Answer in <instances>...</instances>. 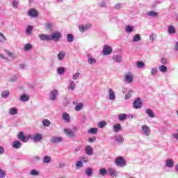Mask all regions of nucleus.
I'll use <instances>...</instances> for the list:
<instances>
[{
  "mask_svg": "<svg viewBox=\"0 0 178 178\" xmlns=\"http://www.w3.org/2000/svg\"><path fill=\"white\" fill-rule=\"evenodd\" d=\"M141 131L146 137H149L151 136V128L147 125L142 126Z\"/></svg>",
  "mask_w": 178,
  "mask_h": 178,
  "instance_id": "nucleus-5",
  "label": "nucleus"
},
{
  "mask_svg": "<svg viewBox=\"0 0 178 178\" xmlns=\"http://www.w3.org/2000/svg\"><path fill=\"white\" fill-rule=\"evenodd\" d=\"M29 138H31V140L34 143H40V141L42 140L43 137L42 134L38 133L33 134V136L29 135Z\"/></svg>",
  "mask_w": 178,
  "mask_h": 178,
  "instance_id": "nucleus-4",
  "label": "nucleus"
},
{
  "mask_svg": "<svg viewBox=\"0 0 178 178\" xmlns=\"http://www.w3.org/2000/svg\"><path fill=\"white\" fill-rule=\"evenodd\" d=\"M41 158L40 156H34L32 159L33 162H39L40 161Z\"/></svg>",
  "mask_w": 178,
  "mask_h": 178,
  "instance_id": "nucleus-59",
  "label": "nucleus"
},
{
  "mask_svg": "<svg viewBox=\"0 0 178 178\" xmlns=\"http://www.w3.org/2000/svg\"><path fill=\"white\" fill-rule=\"evenodd\" d=\"M65 72H66L65 67H60L57 69V73H58V74H64Z\"/></svg>",
  "mask_w": 178,
  "mask_h": 178,
  "instance_id": "nucleus-40",
  "label": "nucleus"
},
{
  "mask_svg": "<svg viewBox=\"0 0 178 178\" xmlns=\"http://www.w3.org/2000/svg\"><path fill=\"white\" fill-rule=\"evenodd\" d=\"M82 108H83L82 103H79L75 106V111H81Z\"/></svg>",
  "mask_w": 178,
  "mask_h": 178,
  "instance_id": "nucleus-53",
  "label": "nucleus"
},
{
  "mask_svg": "<svg viewBox=\"0 0 178 178\" xmlns=\"http://www.w3.org/2000/svg\"><path fill=\"white\" fill-rule=\"evenodd\" d=\"M133 108L134 109H141L143 108V100L141 98H136L133 102Z\"/></svg>",
  "mask_w": 178,
  "mask_h": 178,
  "instance_id": "nucleus-3",
  "label": "nucleus"
},
{
  "mask_svg": "<svg viewBox=\"0 0 178 178\" xmlns=\"http://www.w3.org/2000/svg\"><path fill=\"white\" fill-rule=\"evenodd\" d=\"M5 154V148L3 147L0 146V155H3Z\"/></svg>",
  "mask_w": 178,
  "mask_h": 178,
  "instance_id": "nucleus-61",
  "label": "nucleus"
},
{
  "mask_svg": "<svg viewBox=\"0 0 178 178\" xmlns=\"http://www.w3.org/2000/svg\"><path fill=\"white\" fill-rule=\"evenodd\" d=\"M19 113V110L16 108V107H12L8 111V115L10 116H15V115H17Z\"/></svg>",
  "mask_w": 178,
  "mask_h": 178,
  "instance_id": "nucleus-19",
  "label": "nucleus"
},
{
  "mask_svg": "<svg viewBox=\"0 0 178 178\" xmlns=\"http://www.w3.org/2000/svg\"><path fill=\"white\" fill-rule=\"evenodd\" d=\"M81 74L79 72H76L72 75V79L73 80H78L79 77H80Z\"/></svg>",
  "mask_w": 178,
  "mask_h": 178,
  "instance_id": "nucleus-54",
  "label": "nucleus"
},
{
  "mask_svg": "<svg viewBox=\"0 0 178 178\" xmlns=\"http://www.w3.org/2000/svg\"><path fill=\"white\" fill-rule=\"evenodd\" d=\"M114 141H115V143H117L119 145L123 144V143H124V138L122 135H115L114 136Z\"/></svg>",
  "mask_w": 178,
  "mask_h": 178,
  "instance_id": "nucleus-10",
  "label": "nucleus"
},
{
  "mask_svg": "<svg viewBox=\"0 0 178 178\" xmlns=\"http://www.w3.org/2000/svg\"><path fill=\"white\" fill-rule=\"evenodd\" d=\"M52 159L49 156H44L42 159L43 163H51Z\"/></svg>",
  "mask_w": 178,
  "mask_h": 178,
  "instance_id": "nucleus-33",
  "label": "nucleus"
},
{
  "mask_svg": "<svg viewBox=\"0 0 178 178\" xmlns=\"http://www.w3.org/2000/svg\"><path fill=\"white\" fill-rule=\"evenodd\" d=\"M175 51H178V42H175V46L174 47Z\"/></svg>",
  "mask_w": 178,
  "mask_h": 178,
  "instance_id": "nucleus-64",
  "label": "nucleus"
},
{
  "mask_svg": "<svg viewBox=\"0 0 178 178\" xmlns=\"http://www.w3.org/2000/svg\"><path fill=\"white\" fill-rule=\"evenodd\" d=\"M49 99L51 101H56L58 97V90L54 89L49 92Z\"/></svg>",
  "mask_w": 178,
  "mask_h": 178,
  "instance_id": "nucleus-8",
  "label": "nucleus"
},
{
  "mask_svg": "<svg viewBox=\"0 0 178 178\" xmlns=\"http://www.w3.org/2000/svg\"><path fill=\"white\" fill-rule=\"evenodd\" d=\"M138 41H141V35L140 34H136L133 37V42H138Z\"/></svg>",
  "mask_w": 178,
  "mask_h": 178,
  "instance_id": "nucleus-36",
  "label": "nucleus"
},
{
  "mask_svg": "<svg viewBox=\"0 0 178 178\" xmlns=\"http://www.w3.org/2000/svg\"><path fill=\"white\" fill-rule=\"evenodd\" d=\"M10 95V92L8 90H3L1 93V98L6 99Z\"/></svg>",
  "mask_w": 178,
  "mask_h": 178,
  "instance_id": "nucleus-25",
  "label": "nucleus"
},
{
  "mask_svg": "<svg viewBox=\"0 0 178 178\" xmlns=\"http://www.w3.org/2000/svg\"><path fill=\"white\" fill-rule=\"evenodd\" d=\"M63 119L65 120V122L69 123V122H70V115L67 113H64L63 114Z\"/></svg>",
  "mask_w": 178,
  "mask_h": 178,
  "instance_id": "nucleus-30",
  "label": "nucleus"
},
{
  "mask_svg": "<svg viewBox=\"0 0 178 178\" xmlns=\"http://www.w3.org/2000/svg\"><path fill=\"white\" fill-rule=\"evenodd\" d=\"M31 49H33V44L30 43H26L24 47V51L25 52H29V51H31Z\"/></svg>",
  "mask_w": 178,
  "mask_h": 178,
  "instance_id": "nucleus-31",
  "label": "nucleus"
},
{
  "mask_svg": "<svg viewBox=\"0 0 178 178\" xmlns=\"http://www.w3.org/2000/svg\"><path fill=\"white\" fill-rule=\"evenodd\" d=\"M30 100V97H29V95L24 93L22 94L19 97V101L21 102H27Z\"/></svg>",
  "mask_w": 178,
  "mask_h": 178,
  "instance_id": "nucleus-18",
  "label": "nucleus"
},
{
  "mask_svg": "<svg viewBox=\"0 0 178 178\" xmlns=\"http://www.w3.org/2000/svg\"><path fill=\"white\" fill-rule=\"evenodd\" d=\"M113 60L117 62V63H120V62H122V56L118 54L115 55L113 56Z\"/></svg>",
  "mask_w": 178,
  "mask_h": 178,
  "instance_id": "nucleus-32",
  "label": "nucleus"
},
{
  "mask_svg": "<svg viewBox=\"0 0 178 178\" xmlns=\"http://www.w3.org/2000/svg\"><path fill=\"white\" fill-rule=\"evenodd\" d=\"M67 41L68 42H73L74 41V35L72 33L67 34Z\"/></svg>",
  "mask_w": 178,
  "mask_h": 178,
  "instance_id": "nucleus-34",
  "label": "nucleus"
},
{
  "mask_svg": "<svg viewBox=\"0 0 178 178\" xmlns=\"http://www.w3.org/2000/svg\"><path fill=\"white\" fill-rule=\"evenodd\" d=\"M87 57L88 63H89V65H95V63H97V60L90 54H88L87 55Z\"/></svg>",
  "mask_w": 178,
  "mask_h": 178,
  "instance_id": "nucleus-13",
  "label": "nucleus"
},
{
  "mask_svg": "<svg viewBox=\"0 0 178 178\" xmlns=\"http://www.w3.org/2000/svg\"><path fill=\"white\" fill-rule=\"evenodd\" d=\"M13 147H14L15 149H19V148H22V142L19 140H14L13 142Z\"/></svg>",
  "mask_w": 178,
  "mask_h": 178,
  "instance_id": "nucleus-21",
  "label": "nucleus"
},
{
  "mask_svg": "<svg viewBox=\"0 0 178 178\" xmlns=\"http://www.w3.org/2000/svg\"><path fill=\"white\" fill-rule=\"evenodd\" d=\"M85 175L86 176H88V177H90V176H92V168H89L85 171Z\"/></svg>",
  "mask_w": 178,
  "mask_h": 178,
  "instance_id": "nucleus-41",
  "label": "nucleus"
},
{
  "mask_svg": "<svg viewBox=\"0 0 178 178\" xmlns=\"http://www.w3.org/2000/svg\"><path fill=\"white\" fill-rule=\"evenodd\" d=\"M145 113L149 116V118H155V114L154 113V111L151 108H147L145 111Z\"/></svg>",
  "mask_w": 178,
  "mask_h": 178,
  "instance_id": "nucleus-27",
  "label": "nucleus"
},
{
  "mask_svg": "<svg viewBox=\"0 0 178 178\" xmlns=\"http://www.w3.org/2000/svg\"><path fill=\"white\" fill-rule=\"evenodd\" d=\"M19 5V1L14 0L13 1V6L15 9H17V6Z\"/></svg>",
  "mask_w": 178,
  "mask_h": 178,
  "instance_id": "nucleus-58",
  "label": "nucleus"
},
{
  "mask_svg": "<svg viewBox=\"0 0 178 178\" xmlns=\"http://www.w3.org/2000/svg\"><path fill=\"white\" fill-rule=\"evenodd\" d=\"M161 64V65H166L168 63V59L165 58H161L160 60Z\"/></svg>",
  "mask_w": 178,
  "mask_h": 178,
  "instance_id": "nucleus-55",
  "label": "nucleus"
},
{
  "mask_svg": "<svg viewBox=\"0 0 178 178\" xmlns=\"http://www.w3.org/2000/svg\"><path fill=\"white\" fill-rule=\"evenodd\" d=\"M44 29L47 31H52V24L47 23L44 26Z\"/></svg>",
  "mask_w": 178,
  "mask_h": 178,
  "instance_id": "nucleus-42",
  "label": "nucleus"
},
{
  "mask_svg": "<svg viewBox=\"0 0 178 178\" xmlns=\"http://www.w3.org/2000/svg\"><path fill=\"white\" fill-rule=\"evenodd\" d=\"M91 27H92V24H87L80 25L79 26V31H81V33H84V31H87V30H90Z\"/></svg>",
  "mask_w": 178,
  "mask_h": 178,
  "instance_id": "nucleus-7",
  "label": "nucleus"
},
{
  "mask_svg": "<svg viewBox=\"0 0 178 178\" xmlns=\"http://www.w3.org/2000/svg\"><path fill=\"white\" fill-rule=\"evenodd\" d=\"M169 34H176V29L172 25H169L168 27Z\"/></svg>",
  "mask_w": 178,
  "mask_h": 178,
  "instance_id": "nucleus-28",
  "label": "nucleus"
},
{
  "mask_svg": "<svg viewBox=\"0 0 178 178\" xmlns=\"http://www.w3.org/2000/svg\"><path fill=\"white\" fill-rule=\"evenodd\" d=\"M85 152L87 155L91 156L93 155L94 152H92V147L90 145H87L85 148Z\"/></svg>",
  "mask_w": 178,
  "mask_h": 178,
  "instance_id": "nucleus-23",
  "label": "nucleus"
},
{
  "mask_svg": "<svg viewBox=\"0 0 178 178\" xmlns=\"http://www.w3.org/2000/svg\"><path fill=\"white\" fill-rule=\"evenodd\" d=\"M159 70L161 73H166V72H168V67L162 65L159 67Z\"/></svg>",
  "mask_w": 178,
  "mask_h": 178,
  "instance_id": "nucleus-43",
  "label": "nucleus"
},
{
  "mask_svg": "<svg viewBox=\"0 0 178 178\" xmlns=\"http://www.w3.org/2000/svg\"><path fill=\"white\" fill-rule=\"evenodd\" d=\"M38 37L40 40V41H51V35H47V34H39Z\"/></svg>",
  "mask_w": 178,
  "mask_h": 178,
  "instance_id": "nucleus-11",
  "label": "nucleus"
},
{
  "mask_svg": "<svg viewBox=\"0 0 178 178\" xmlns=\"http://www.w3.org/2000/svg\"><path fill=\"white\" fill-rule=\"evenodd\" d=\"M88 134H97L98 133V129L97 128H90L88 130Z\"/></svg>",
  "mask_w": 178,
  "mask_h": 178,
  "instance_id": "nucleus-38",
  "label": "nucleus"
},
{
  "mask_svg": "<svg viewBox=\"0 0 178 178\" xmlns=\"http://www.w3.org/2000/svg\"><path fill=\"white\" fill-rule=\"evenodd\" d=\"M6 177V171L2 170L0 168V178H5Z\"/></svg>",
  "mask_w": 178,
  "mask_h": 178,
  "instance_id": "nucleus-51",
  "label": "nucleus"
},
{
  "mask_svg": "<svg viewBox=\"0 0 178 178\" xmlns=\"http://www.w3.org/2000/svg\"><path fill=\"white\" fill-rule=\"evenodd\" d=\"M124 81L125 83H128L129 84L133 83V74H131V73L127 74L125 75Z\"/></svg>",
  "mask_w": 178,
  "mask_h": 178,
  "instance_id": "nucleus-16",
  "label": "nucleus"
},
{
  "mask_svg": "<svg viewBox=\"0 0 178 178\" xmlns=\"http://www.w3.org/2000/svg\"><path fill=\"white\" fill-rule=\"evenodd\" d=\"M145 66V63H144V62L143 61L136 62V67H138V69H143V67H144Z\"/></svg>",
  "mask_w": 178,
  "mask_h": 178,
  "instance_id": "nucleus-39",
  "label": "nucleus"
},
{
  "mask_svg": "<svg viewBox=\"0 0 178 178\" xmlns=\"http://www.w3.org/2000/svg\"><path fill=\"white\" fill-rule=\"evenodd\" d=\"M74 88H76V83H74V81H71L68 86V89L72 90V91H74Z\"/></svg>",
  "mask_w": 178,
  "mask_h": 178,
  "instance_id": "nucleus-45",
  "label": "nucleus"
},
{
  "mask_svg": "<svg viewBox=\"0 0 178 178\" xmlns=\"http://www.w3.org/2000/svg\"><path fill=\"white\" fill-rule=\"evenodd\" d=\"M114 163L116 166H118V168H125V166L127 165V163H126V159L122 156L115 158Z\"/></svg>",
  "mask_w": 178,
  "mask_h": 178,
  "instance_id": "nucleus-1",
  "label": "nucleus"
},
{
  "mask_svg": "<svg viewBox=\"0 0 178 178\" xmlns=\"http://www.w3.org/2000/svg\"><path fill=\"white\" fill-rule=\"evenodd\" d=\"M97 126L99 129H104V127H105V126H106V122L100 121L97 123Z\"/></svg>",
  "mask_w": 178,
  "mask_h": 178,
  "instance_id": "nucleus-44",
  "label": "nucleus"
},
{
  "mask_svg": "<svg viewBox=\"0 0 178 178\" xmlns=\"http://www.w3.org/2000/svg\"><path fill=\"white\" fill-rule=\"evenodd\" d=\"M113 131H115V133H119V131H122V124H120V123L114 124Z\"/></svg>",
  "mask_w": 178,
  "mask_h": 178,
  "instance_id": "nucleus-24",
  "label": "nucleus"
},
{
  "mask_svg": "<svg viewBox=\"0 0 178 178\" xmlns=\"http://www.w3.org/2000/svg\"><path fill=\"white\" fill-rule=\"evenodd\" d=\"M28 16L30 17H37L38 16V12L35 8H31L28 10Z\"/></svg>",
  "mask_w": 178,
  "mask_h": 178,
  "instance_id": "nucleus-12",
  "label": "nucleus"
},
{
  "mask_svg": "<svg viewBox=\"0 0 178 178\" xmlns=\"http://www.w3.org/2000/svg\"><path fill=\"white\" fill-rule=\"evenodd\" d=\"M33 31V26L29 25L26 29V35H31V32Z\"/></svg>",
  "mask_w": 178,
  "mask_h": 178,
  "instance_id": "nucleus-35",
  "label": "nucleus"
},
{
  "mask_svg": "<svg viewBox=\"0 0 178 178\" xmlns=\"http://www.w3.org/2000/svg\"><path fill=\"white\" fill-rule=\"evenodd\" d=\"M66 56V53L63 51H60L57 55V59L59 61L63 60Z\"/></svg>",
  "mask_w": 178,
  "mask_h": 178,
  "instance_id": "nucleus-22",
  "label": "nucleus"
},
{
  "mask_svg": "<svg viewBox=\"0 0 178 178\" xmlns=\"http://www.w3.org/2000/svg\"><path fill=\"white\" fill-rule=\"evenodd\" d=\"M118 172L115 170H112V177H118Z\"/></svg>",
  "mask_w": 178,
  "mask_h": 178,
  "instance_id": "nucleus-60",
  "label": "nucleus"
},
{
  "mask_svg": "<svg viewBox=\"0 0 178 178\" xmlns=\"http://www.w3.org/2000/svg\"><path fill=\"white\" fill-rule=\"evenodd\" d=\"M64 133L70 138H73V137H74V132H73V131L70 129L65 128L64 129Z\"/></svg>",
  "mask_w": 178,
  "mask_h": 178,
  "instance_id": "nucleus-14",
  "label": "nucleus"
},
{
  "mask_svg": "<svg viewBox=\"0 0 178 178\" xmlns=\"http://www.w3.org/2000/svg\"><path fill=\"white\" fill-rule=\"evenodd\" d=\"M17 137L19 140H20L21 141H23L24 143H27V141H29V138L26 137V136H24V132H19L17 135Z\"/></svg>",
  "mask_w": 178,
  "mask_h": 178,
  "instance_id": "nucleus-15",
  "label": "nucleus"
},
{
  "mask_svg": "<svg viewBox=\"0 0 178 178\" xmlns=\"http://www.w3.org/2000/svg\"><path fill=\"white\" fill-rule=\"evenodd\" d=\"M83 162L78 161H76V164H75V167L76 169H81V168H83Z\"/></svg>",
  "mask_w": 178,
  "mask_h": 178,
  "instance_id": "nucleus-48",
  "label": "nucleus"
},
{
  "mask_svg": "<svg viewBox=\"0 0 178 178\" xmlns=\"http://www.w3.org/2000/svg\"><path fill=\"white\" fill-rule=\"evenodd\" d=\"M29 175L33 176V177H37V176H40V172L35 169H33L30 171Z\"/></svg>",
  "mask_w": 178,
  "mask_h": 178,
  "instance_id": "nucleus-29",
  "label": "nucleus"
},
{
  "mask_svg": "<svg viewBox=\"0 0 178 178\" xmlns=\"http://www.w3.org/2000/svg\"><path fill=\"white\" fill-rule=\"evenodd\" d=\"M165 166L166 168H172L175 166V161L172 159H168L165 161Z\"/></svg>",
  "mask_w": 178,
  "mask_h": 178,
  "instance_id": "nucleus-20",
  "label": "nucleus"
},
{
  "mask_svg": "<svg viewBox=\"0 0 178 178\" xmlns=\"http://www.w3.org/2000/svg\"><path fill=\"white\" fill-rule=\"evenodd\" d=\"M120 8H122V4H120V3H117V4H115V6H114V8L115 9H120Z\"/></svg>",
  "mask_w": 178,
  "mask_h": 178,
  "instance_id": "nucleus-62",
  "label": "nucleus"
},
{
  "mask_svg": "<svg viewBox=\"0 0 178 178\" xmlns=\"http://www.w3.org/2000/svg\"><path fill=\"white\" fill-rule=\"evenodd\" d=\"M131 95H133V90H131L125 95V99H130Z\"/></svg>",
  "mask_w": 178,
  "mask_h": 178,
  "instance_id": "nucleus-50",
  "label": "nucleus"
},
{
  "mask_svg": "<svg viewBox=\"0 0 178 178\" xmlns=\"http://www.w3.org/2000/svg\"><path fill=\"white\" fill-rule=\"evenodd\" d=\"M63 140L62 137L54 136L51 138V143L52 144H58V143H62Z\"/></svg>",
  "mask_w": 178,
  "mask_h": 178,
  "instance_id": "nucleus-17",
  "label": "nucleus"
},
{
  "mask_svg": "<svg viewBox=\"0 0 178 178\" xmlns=\"http://www.w3.org/2000/svg\"><path fill=\"white\" fill-rule=\"evenodd\" d=\"M4 52L5 54H6V55H8V56H10V58H15V54L10 52V51L8 49H4Z\"/></svg>",
  "mask_w": 178,
  "mask_h": 178,
  "instance_id": "nucleus-49",
  "label": "nucleus"
},
{
  "mask_svg": "<svg viewBox=\"0 0 178 178\" xmlns=\"http://www.w3.org/2000/svg\"><path fill=\"white\" fill-rule=\"evenodd\" d=\"M96 140H97V138L94 136L92 138H89L88 141V143H90V144H92V143H94Z\"/></svg>",
  "mask_w": 178,
  "mask_h": 178,
  "instance_id": "nucleus-57",
  "label": "nucleus"
},
{
  "mask_svg": "<svg viewBox=\"0 0 178 178\" xmlns=\"http://www.w3.org/2000/svg\"><path fill=\"white\" fill-rule=\"evenodd\" d=\"M42 124L43 126H45V127H49V126H51V122L47 119H44L42 120Z\"/></svg>",
  "mask_w": 178,
  "mask_h": 178,
  "instance_id": "nucleus-46",
  "label": "nucleus"
},
{
  "mask_svg": "<svg viewBox=\"0 0 178 178\" xmlns=\"http://www.w3.org/2000/svg\"><path fill=\"white\" fill-rule=\"evenodd\" d=\"M62 38V34L59 31H55L50 35L51 41H55V42H58L59 40Z\"/></svg>",
  "mask_w": 178,
  "mask_h": 178,
  "instance_id": "nucleus-2",
  "label": "nucleus"
},
{
  "mask_svg": "<svg viewBox=\"0 0 178 178\" xmlns=\"http://www.w3.org/2000/svg\"><path fill=\"white\" fill-rule=\"evenodd\" d=\"M102 54L103 55H111V54H112V47H111V46L104 45Z\"/></svg>",
  "mask_w": 178,
  "mask_h": 178,
  "instance_id": "nucleus-9",
  "label": "nucleus"
},
{
  "mask_svg": "<svg viewBox=\"0 0 178 178\" xmlns=\"http://www.w3.org/2000/svg\"><path fill=\"white\" fill-rule=\"evenodd\" d=\"M147 15L150 17H156V16H158V13L152 10V11H148L147 13Z\"/></svg>",
  "mask_w": 178,
  "mask_h": 178,
  "instance_id": "nucleus-37",
  "label": "nucleus"
},
{
  "mask_svg": "<svg viewBox=\"0 0 178 178\" xmlns=\"http://www.w3.org/2000/svg\"><path fill=\"white\" fill-rule=\"evenodd\" d=\"M127 118L128 115L126 113H121L118 115V120H120V122H124Z\"/></svg>",
  "mask_w": 178,
  "mask_h": 178,
  "instance_id": "nucleus-26",
  "label": "nucleus"
},
{
  "mask_svg": "<svg viewBox=\"0 0 178 178\" xmlns=\"http://www.w3.org/2000/svg\"><path fill=\"white\" fill-rule=\"evenodd\" d=\"M99 173L100 176H106V175H108V176H112V168H108L106 170V169L102 168L99 170Z\"/></svg>",
  "mask_w": 178,
  "mask_h": 178,
  "instance_id": "nucleus-6",
  "label": "nucleus"
},
{
  "mask_svg": "<svg viewBox=\"0 0 178 178\" xmlns=\"http://www.w3.org/2000/svg\"><path fill=\"white\" fill-rule=\"evenodd\" d=\"M106 5H108V2H106V1H102L99 3V6L100 8H106Z\"/></svg>",
  "mask_w": 178,
  "mask_h": 178,
  "instance_id": "nucleus-52",
  "label": "nucleus"
},
{
  "mask_svg": "<svg viewBox=\"0 0 178 178\" xmlns=\"http://www.w3.org/2000/svg\"><path fill=\"white\" fill-rule=\"evenodd\" d=\"M81 161H82V162H84L85 163H87V162H88V159H87V157H86V156H82Z\"/></svg>",
  "mask_w": 178,
  "mask_h": 178,
  "instance_id": "nucleus-63",
  "label": "nucleus"
},
{
  "mask_svg": "<svg viewBox=\"0 0 178 178\" xmlns=\"http://www.w3.org/2000/svg\"><path fill=\"white\" fill-rule=\"evenodd\" d=\"M133 30H134V27H133L130 25H127L126 29H125V31L127 33H133Z\"/></svg>",
  "mask_w": 178,
  "mask_h": 178,
  "instance_id": "nucleus-47",
  "label": "nucleus"
},
{
  "mask_svg": "<svg viewBox=\"0 0 178 178\" xmlns=\"http://www.w3.org/2000/svg\"><path fill=\"white\" fill-rule=\"evenodd\" d=\"M156 73H158V68L157 67L152 69V70H151L152 76H155V74H156Z\"/></svg>",
  "mask_w": 178,
  "mask_h": 178,
  "instance_id": "nucleus-56",
  "label": "nucleus"
}]
</instances>
